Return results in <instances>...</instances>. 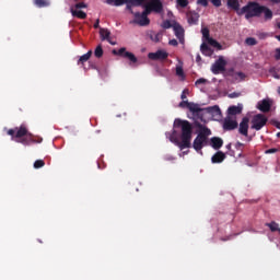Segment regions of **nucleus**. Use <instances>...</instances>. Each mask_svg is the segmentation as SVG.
I'll use <instances>...</instances> for the list:
<instances>
[{
    "label": "nucleus",
    "instance_id": "obj_1",
    "mask_svg": "<svg viewBox=\"0 0 280 280\" xmlns=\"http://www.w3.org/2000/svg\"><path fill=\"white\" fill-rule=\"evenodd\" d=\"M175 128L182 129V141L176 138V136H171L172 143H175V145H178L180 150H186V148H191V135H194V127L191 126V122L188 120H183L180 118H176L174 121Z\"/></svg>",
    "mask_w": 280,
    "mask_h": 280
},
{
    "label": "nucleus",
    "instance_id": "obj_2",
    "mask_svg": "<svg viewBox=\"0 0 280 280\" xmlns=\"http://www.w3.org/2000/svg\"><path fill=\"white\" fill-rule=\"evenodd\" d=\"M9 137H12V140L15 143H21L22 145H32V143H40L43 139L39 141L34 140V135H32L25 125H21L20 127H15L14 129H9L7 131Z\"/></svg>",
    "mask_w": 280,
    "mask_h": 280
},
{
    "label": "nucleus",
    "instance_id": "obj_3",
    "mask_svg": "<svg viewBox=\"0 0 280 280\" xmlns=\"http://www.w3.org/2000/svg\"><path fill=\"white\" fill-rule=\"evenodd\" d=\"M209 135H211V129L202 127L192 142V148L196 152L202 154V149L207 145Z\"/></svg>",
    "mask_w": 280,
    "mask_h": 280
},
{
    "label": "nucleus",
    "instance_id": "obj_4",
    "mask_svg": "<svg viewBox=\"0 0 280 280\" xmlns=\"http://www.w3.org/2000/svg\"><path fill=\"white\" fill-rule=\"evenodd\" d=\"M262 5L258 2H248L245 7L241 9L238 12L242 16V14H245V19H254L255 16H261V8Z\"/></svg>",
    "mask_w": 280,
    "mask_h": 280
},
{
    "label": "nucleus",
    "instance_id": "obj_5",
    "mask_svg": "<svg viewBox=\"0 0 280 280\" xmlns=\"http://www.w3.org/2000/svg\"><path fill=\"white\" fill-rule=\"evenodd\" d=\"M150 13L144 9L143 12H136L133 13V21L131 23H135L136 25H139L140 27H148L150 25Z\"/></svg>",
    "mask_w": 280,
    "mask_h": 280
},
{
    "label": "nucleus",
    "instance_id": "obj_6",
    "mask_svg": "<svg viewBox=\"0 0 280 280\" xmlns=\"http://www.w3.org/2000/svg\"><path fill=\"white\" fill-rule=\"evenodd\" d=\"M144 10L151 14H162L163 12V2L161 0H149V2L143 4Z\"/></svg>",
    "mask_w": 280,
    "mask_h": 280
},
{
    "label": "nucleus",
    "instance_id": "obj_7",
    "mask_svg": "<svg viewBox=\"0 0 280 280\" xmlns=\"http://www.w3.org/2000/svg\"><path fill=\"white\" fill-rule=\"evenodd\" d=\"M268 124V117H266L264 114H257L252 119V130H261L264 126Z\"/></svg>",
    "mask_w": 280,
    "mask_h": 280
},
{
    "label": "nucleus",
    "instance_id": "obj_8",
    "mask_svg": "<svg viewBox=\"0 0 280 280\" xmlns=\"http://www.w3.org/2000/svg\"><path fill=\"white\" fill-rule=\"evenodd\" d=\"M112 54L114 56H120V58H126L128 61L131 62V65H135L137 63L138 59H137V56H135V54L130 52V51H127L126 50V47H121L120 49H114L112 51Z\"/></svg>",
    "mask_w": 280,
    "mask_h": 280
},
{
    "label": "nucleus",
    "instance_id": "obj_9",
    "mask_svg": "<svg viewBox=\"0 0 280 280\" xmlns=\"http://www.w3.org/2000/svg\"><path fill=\"white\" fill-rule=\"evenodd\" d=\"M211 71L214 75L222 73V71H226V60L223 56H220L211 66Z\"/></svg>",
    "mask_w": 280,
    "mask_h": 280
},
{
    "label": "nucleus",
    "instance_id": "obj_10",
    "mask_svg": "<svg viewBox=\"0 0 280 280\" xmlns=\"http://www.w3.org/2000/svg\"><path fill=\"white\" fill-rule=\"evenodd\" d=\"M105 3H107V5H115L116 8H119V5H124L126 3V10H128L130 14H137V12L132 10L135 5L132 2H130V0H105Z\"/></svg>",
    "mask_w": 280,
    "mask_h": 280
},
{
    "label": "nucleus",
    "instance_id": "obj_11",
    "mask_svg": "<svg viewBox=\"0 0 280 280\" xmlns=\"http://www.w3.org/2000/svg\"><path fill=\"white\" fill-rule=\"evenodd\" d=\"M226 75L232 78V82H244V80H246V74L244 72L235 71V68L228 69Z\"/></svg>",
    "mask_w": 280,
    "mask_h": 280
},
{
    "label": "nucleus",
    "instance_id": "obj_12",
    "mask_svg": "<svg viewBox=\"0 0 280 280\" xmlns=\"http://www.w3.org/2000/svg\"><path fill=\"white\" fill-rule=\"evenodd\" d=\"M179 108H188V110H190V113H194V115L202 113V108H200V105L196 103H189L188 101H182L179 103Z\"/></svg>",
    "mask_w": 280,
    "mask_h": 280
},
{
    "label": "nucleus",
    "instance_id": "obj_13",
    "mask_svg": "<svg viewBox=\"0 0 280 280\" xmlns=\"http://www.w3.org/2000/svg\"><path fill=\"white\" fill-rule=\"evenodd\" d=\"M173 32L176 38L179 40L180 45H185V28L178 23L173 24Z\"/></svg>",
    "mask_w": 280,
    "mask_h": 280
},
{
    "label": "nucleus",
    "instance_id": "obj_14",
    "mask_svg": "<svg viewBox=\"0 0 280 280\" xmlns=\"http://www.w3.org/2000/svg\"><path fill=\"white\" fill-rule=\"evenodd\" d=\"M170 54L163 49H160L155 52H149L148 58L149 60H167Z\"/></svg>",
    "mask_w": 280,
    "mask_h": 280
},
{
    "label": "nucleus",
    "instance_id": "obj_15",
    "mask_svg": "<svg viewBox=\"0 0 280 280\" xmlns=\"http://www.w3.org/2000/svg\"><path fill=\"white\" fill-rule=\"evenodd\" d=\"M202 110L208 113V115H211L213 117V119H215V120L222 119V110L220 109V106H218V105L202 108Z\"/></svg>",
    "mask_w": 280,
    "mask_h": 280
},
{
    "label": "nucleus",
    "instance_id": "obj_16",
    "mask_svg": "<svg viewBox=\"0 0 280 280\" xmlns=\"http://www.w3.org/2000/svg\"><path fill=\"white\" fill-rule=\"evenodd\" d=\"M257 108L260 113H270V108H272V101L265 98L258 102Z\"/></svg>",
    "mask_w": 280,
    "mask_h": 280
},
{
    "label": "nucleus",
    "instance_id": "obj_17",
    "mask_svg": "<svg viewBox=\"0 0 280 280\" xmlns=\"http://www.w3.org/2000/svg\"><path fill=\"white\" fill-rule=\"evenodd\" d=\"M249 122H250V119L248 117H244L238 125V132L243 137H248V124Z\"/></svg>",
    "mask_w": 280,
    "mask_h": 280
},
{
    "label": "nucleus",
    "instance_id": "obj_18",
    "mask_svg": "<svg viewBox=\"0 0 280 280\" xmlns=\"http://www.w3.org/2000/svg\"><path fill=\"white\" fill-rule=\"evenodd\" d=\"M226 7L230 10H234V12H236V14H238V16H242V9H240V0H228L226 1Z\"/></svg>",
    "mask_w": 280,
    "mask_h": 280
},
{
    "label": "nucleus",
    "instance_id": "obj_19",
    "mask_svg": "<svg viewBox=\"0 0 280 280\" xmlns=\"http://www.w3.org/2000/svg\"><path fill=\"white\" fill-rule=\"evenodd\" d=\"M200 19V14L196 11H190L187 13V21L189 25H198V21Z\"/></svg>",
    "mask_w": 280,
    "mask_h": 280
},
{
    "label": "nucleus",
    "instance_id": "obj_20",
    "mask_svg": "<svg viewBox=\"0 0 280 280\" xmlns=\"http://www.w3.org/2000/svg\"><path fill=\"white\" fill-rule=\"evenodd\" d=\"M209 2L214 5V8H220L222 5V0H197L198 5H202V8H207Z\"/></svg>",
    "mask_w": 280,
    "mask_h": 280
},
{
    "label": "nucleus",
    "instance_id": "obj_21",
    "mask_svg": "<svg viewBox=\"0 0 280 280\" xmlns=\"http://www.w3.org/2000/svg\"><path fill=\"white\" fill-rule=\"evenodd\" d=\"M237 128V121L231 118H226L223 122V130H235Z\"/></svg>",
    "mask_w": 280,
    "mask_h": 280
},
{
    "label": "nucleus",
    "instance_id": "obj_22",
    "mask_svg": "<svg viewBox=\"0 0 280 280\" xmlns=\"http://www.w3.org/2000/svg\"><path fill=\"white\" fill-rule=\"evenodd\" d=\"M210 143L213 150H220V148L224 145V140H222V138H219V137H212L210 139Z\"/></svg>",
    "mask_w": 280,
    "mask_h": 280
},
{
    "label": "nucleus",
    "instance_id": "obj_23",
    "mask_svg": "<svg viewBox=\"0 0 280 280\" xmlns=\"http://www.w3.org/2000/svg\"><path fill=\"white\" fill-rule=\"evenodd\" d=\"M226 159V154L222 151H218L211 158L212 163H222Z\"/></svg>",
    "mask_w": 280,
    "mask_h": 280
},
{
    "label": "nucleus",
    "instance_id": "obj_24",
    "mask_svg": "<svg viewBox=\"0 0 280 280\" xmlns=\"http://www.w3.org/2000/svg\"><path fill=\"white\" fill-rule=\"evenodd\" d=\"M200 51L203 56H208V57L213 56V49H211V47H209V45H207V43L201 44Z\"/></svg>",
    "mask_w": 280,
    "mask_h": 280
},
{
    "label": "nucleus",
    "instance_id": "obj_25",
    "mask_svg": "<svg viewBox=\"0 0 280 280\" xmlns=\"http://www.w3.org/2000/svg\"><path fill=\"white\" fill-rule=\"evenodd\" d=\"M70 11L72 16H75L77 19H82V20L86 19V13L82 10L71 8Z\"/></svg>",
    "mask_w": 280,
    "mask_h": 280
},
{
    "label": "nucleus",
    "instance_id": "obj_26",
    "mask_svg": "<svg viewBox=\"0 0 280 280\" xmlns=\"http://www.w3.org/2000/svg\"><path fill=\"white\" fill-rule=\"evenodd\" d=\"M91 56H93V50H89L86 54L81 56L78 60V65H84V62H89Z\"/></svg>",
    "mask_w": 280,
    "mask_h": 280
},
{
    "label": "nucleus",
    "instance_id": "obj_27",
    "mask_svg": "<svg viewBox=\"0 0 280 280\" xmlns=\"http://www.w3.org/2000/svg\"><path fill=\"white\" fill-rule=\"evenodd\" d=\"M261 8V14H265V21H272V10L264 5Z\"/></svg>",
    "mask_w": 280,
    "mask_h": 280
},
{
    "label": "nucleus",
    "instance_id": "obj_28",
    "mask_svg": "<svg viewBox=\"0 0 280 280\" xmlns=\"http://www.w3.org/2000/svg\"><path fill=\"white\" fill-rule=\"evenodd\" d=\"M266 226H268L270 229L271 233H277V231H278V233L280 235L279 223L272 221L270 223H266Z\"/></svg>",
    "mask_w": 280,
    "mask_h": 280
},
{
    "label": "nucleus",
    "instance_id": "obj_29",
    "mask_svg": "<svg viewBox=\"0 0 280 280\" xmlns=\"http://www.w3.org/2000/svg\"><path fill=\"white\" fill-rule=\"evenodd\" d=\"M100 36L102 40H108L110 38V31H108V28H101Z\"/></svg>",
    "mask_w": 280,
    "mask_h": 280
},
{
    "label": "nucleus",
    "instance_id": "obj_30",
    "mask_svg": "<svg viewBox=\"0 0 280 280\" xmlns=\"http://www.w3.org/2000/svg\"><path fill=\"white\" fill-rule=\"evenodd\" d=\"M34 5L37 8H48L49 0H33Z\"/></svg>",
    "mask_w": 280,
    "mask_h": 280
},
{
    "label": "nucleus",
    "instance_id": "obj_31",
    "mask_svg": "<svg viewBox=\"0 0 280 280\" xmlns=\"http://www.w3.org/2000/svg\"><path fill=\"white\" fill-rule=\"evenodd\" d=\"M228 113L229 115H240V113H242V109L241 107L233 105L229 107Z\"/></svg>",
    "mask_w": 280,
    "mask_h": 280
},
{
    "label": "nucleus",
    "instance_id": "obj_32",
    "mask_svg": "<svg viewBox=\"0 0 280 280\" xmlns=\"http://www.w3.org/2000/svg\"><path fill=\"white\" fill-rule=\"evenodd\" d=\"M208 45H211V47H215L219 50L222 49V44H219V42L213 39L212 37H210V39L208 40Z\"/></svg>",
    "mask_w": 280,
    "mask_h": 280
},
{
    "label": "nucleus",
    "instance_id": "obj_33",
    "mask_svg": "<svg viewBox=\"0 0 280 280\" xmlns=\"http://www.w3.org/2000/svg\"><path fill=\"white\" fill-rule=\"evenodd\" d=\"M95 58H102L104 56V49L102 48V45H98L94 50Z\"/></svg>",
    "mask_w": 280,
    "mask_h": 280
},
{
    "label": "nucleus",
    "instance_id": "obj_34",
    "mask_svg": "<svg viewBox=\"0 0 280 280\" xmlns=\"http://www.w3.org/2000/svg\"><path fill=\"white\" fill-rule=\"evenodd\" d=\"M131 5H133V8H138L139 5H142L143 8V3H145V1L148 0H129Z\"/></svg>",
    "mask_w": 280,
    "mask_h": 280
},
{
    "label": "nucleus",
    "instance_id": "obj_35",
    "mask_svg": "<svg viewBox=\"0 0 280 280\" xmlns=\"http://www.w3.org/2000/svg\"><path fill=\"white\" fill-rule=\"evenodd\" d=\"M246 45H248L249 47H254V45H257V39H255L254 37H247L245 39Z\"/></svg>",
    "mask_w": 280,
    "mask_h": 280
},
{
    "label": "nucleus",
    "instance_id": "obj_36",
    "mask_svg": "<svg viewBox=\"0 0 280 280\" xmlns=\"http://www.w3.org/2000/svg\"><path fill=\"white\" fill-rule=\"evenodd\" d=\"M176 75H178V78H183V80H185V71L183 70V67H180V66L176 67Z\"/></svg>",
    "mask_w": 280,
    "mask_h": 280
},
{
    "label": "nucleus",
    "instance_id": "obj_37",
    "mask_svg": "<svg viewBox=\"0 0 280 280\" xmlns=\"http://www.w3.org/2000/svg\"><path fill=\"white\" fill-rule=\"evenodd\" d=\"M34 167H35V170H40V167H45V161H43V160L35 161Z\"/></svg>",
    "mask_w": 280,
    "mask_h": 280
},
{
    "label": "nucleus",
    "instance_id": "obj_38",
    "mask_svg": "<svg viewBox=\"0 0 280 280\" xmlns=\"http://www.w3.org/2000/svg\"><path fill=\"white\" fill-rule=\"evenodd\" d=\"M162 27H163V30H170L171 27H174V24H172V22L170 20H165L162 23Z\"/></svg>",
    "mask_w": 280,
    "mask_h": 280
},
{
    "label": "nucleus",
    "instance_id": "obj_39",
    "mask_svg": "<svg viewBox=\"0 0 280 280\" xmlns=\"http://www.w3.org/2000/svg\"><path fill=\"white\" fill-rule=\"evenodd\" d=\"M201 34H202L203 38L207 40V43L209 39H211L210 34H209V28H202Z\"/></svg>",
    "mask_w": 280,
    "mask_h": 280
},
{
    "label": "nucleus",
    "instance_id": "obj_40",
    "mask_svg": "<svg viewBox=\"0 0 280 280\" xmlns=\"http://www.w3.org/2000/svg\"><path fill=\"white\" fill-rule=\"evenodd\" d=\"M176 1L179 8H187L189 5V0H176Z\"/></svg>",
    "mask_w": 280,
    "mask_h": 280
},
{
    "label": "nucleus",
    "instance_id": "obj_41",
    "mask_svg": "<svg viewBox=\"0 0 280 280\" xmlns=\"http://www.w3.org/2000/svg\"><path fill=\"white\" fill-rule=\"evenodd\" d=\"M269 73H271L272 77H273L276 80H280V75H279V73H277V70H276L275 68H271V69L269 70Z\"/></svg>",
    "mask_w": 280,
    "mask_h": 280
},
{
    "label": "nucleus",
    "instance_id": "obj_42",
    "mask_svg": "<svg viewBox=\"0 0 280 280\" xmlns=\"http://www.w3.org/2000/svg\"><path fill=\"white\" fill-rule=\"evenodd\" d=\"M277 152H279V149L277 148H271L265 151L266 154H275Z\"/></svg>",
    "mask_w": 280,
    "mask_h": 280
},
{
    "label": "nucleus",
    "instance_id": "obj_43",
    "mask_svg": "<svg viewBox=\"0 0 280 280\" xmlns=\"http://www.w3.org/2000/svg\"><path fill=\"white\" fill-rule=\"evenodd\" d=\"M196 86L200 85V84H207V79L200 78L195 82Z\"/></svg>",
    "mask_w": 280,
    "mask_h": 280
},
{
    "label": "nucleus",
    "instance_id": "obj_44",
    "mask_svg": "<svg viewBox=\"0 0 280 280\" xmlns=\"http://www.w3.org/2000/svg\"><path fill=\"white\" fill-rule=\"evenodd\" d=\"M75 10H81V8H86V3L84 2H79L74 5Z\"/></svg>",
    "mask_w": 280,
    "mask_h": 280
},
{
    "label": "nucleus",
    "instance_id": "obj_45",
    "mask_svg": "<svg viewBox=\"0 0 280 280\" xmlns=\"http://www.w3.org/2000/svg\"><path fill=\"white\" fill-rule=\"evenodd\" d=\"M168 45H171L172 47H178V40H176V39H171V40L168 42Z\"/></svg>",
    "mask_w": 280,
    "mask_h": 280
},
{
    "label": "nucleus",
    "instance_id": "obj_46",
    "mask_svg": "<svg viewBox=\"0 0 280 280\" xmlns=\"http://www.w3.org/2000/svg\"><path fill=\"white\" fill-rule=\"evenodd\" d=\"M187 93H189V90H184V91H183V93H182V95H180L183 102H184V100L187 98Z\"/></svg>",
    "mask_w": 280,
    "mask_h": 280
},
{
    "label": "nucleus",
    "instance_id": "obj_47",
    "mask_svg": "<svg viewBox=\"0 0 280 280\" xmlns=\"http://www.w3.org/2000/svg\"><path fill=\"white\" fill-rule=\"evenodd\" d=\"M242 148H244V143H242V142H236L235 143V149L236 150H242Z\"/></svg>",
    "mask_w": 280,
    "mask_h": 280
},
{
    "label": "nucleus",
    "instance_id": "obj_48",
    "mask_svg": "<svg viewBox=\"0 0 280 280\" xmlns=\"http://www.w3.org/2000/svg\"><path fill=\"white\" fill-rule=\"evenodd\" d=\"M275 58H276L277 60H280V48H277V49H276Z\"/></svg>",
    "mask_w": 280,
    "mask_h": 280
},
{
    "label": "nucleus",
    "instance_id": "obj_49",
    "mask_svg": "<svg viewBox=\"0 0 280 280\" xmlns=\"http://www.w3.org/2000/svg\"><path fill=\"white\" fill-rule=\"evenodd\" d=\"M229 97H231V98H233V97H240V93L233 92V93L229 94Z\"/></svg>",
    "mask_w": 280,
    "mask_h": 280
},
{
    "label": "nucleus",
    "instance_id": "obj_50",
    "mask_svg": "<svg viewBox=\"0 0 280 280\" xmlns=\"http://www.w3.org/2000/svg\"><path fill=\"white\" fill-rule=\"evenodd\" d=\"M272 125H273L276 128H278V130H280V122H279V121L273 120V121H272Z\"/></svg>",
    "mask_w": 280,
    "mask_h": 280
},
{
    "label": "nucleus",
    "instance_id": "obj_51",
    "mask_svg": "<svg viewBox=\"0 0 280 280\" xmlns=\"http://www.w3.org/2000/svg\"><path fill=\"white\" fill-rule=\"evenodd\" d=\"M106 40H107V43H109V45H117V42H113V39L110 37Z\"/></svg>",
    "mask_w": 280,
    "mask_h": 280
},
{
    "label": "nucleus",
    "instance_id": "obj_52",
    "mask_svg": "<svg viewBox=\"0 0 280 280\" xmlns=\"http://www.w3.org/2000/svg\"><path fill=\"white\" fill-rule=\"evenodd\" d=\"M196 62H202V57H200V55L198 54L196 57Z\"/></svg>",
    "mask_w": 280,
    "mask_h": 280
},
{
    "label": "nucleus",
    "instance_id": "obj_53",
    "mask_svg": "<svg viewBox=\"0 0 280 280\" xmlns=\"http://www.w3.org/2000/svg\"><path fill=\"white\" fill-rule=\"evenodd\" d=\"M100 27V20H96V23L94 24V28L97 30Z\"/></svg>",
    "mask_w": 280,
    "mask_h": 280
},
{
    "label": "nucleus",
    "instance_id": "obj_54",
    "mask_svg": "<svg viewBox=\"0 0 280 280\" xmlns=\"http://www.w3.org/2000/svg\"><path fill=\"white\" fill-rule=\"evenodd\" d=\"M245 137L247 138L248 142L253 141V136H248V133H247V136H245Z\"/></svg>",
    "mask_w": 280,
    "mask_h": 280
},
{
    "label": "nucleus",
    "instance_id": "obj_55",
    "mask_svg": "<svg viewBox=\"0 0 280 280\" xmlns=\"http://www.w3.org/2000/svg\"><path fill=\"white\" fill-rule=\"evenodd\" d=\"M271 3H280V0H270Z\"/></svg>",
    "mask_w": 280,
    "mask_h": 280
},
{
    "label": "nucleus",
    "instance_id": "obj_56",
    "mask_svg": "<svg viewBox=\"0 0 280 280\" xmlns=\"http://www.w3.org/2000/svg\"><path fill=\"white\" fill-rule=\"evenodd\" d=\"M226 150H231V143L226 144Z\"/></svg>",
    "mask_w": 280,
    "mask_h": 280
},
{
    "label": "nucleus",
    "instance_id": "obj_57",
    "mask_svg": "<svg viewBox=\"0 0 280 280\" xmlns=\"http://www.w3.org/2000/svg\"><path fill=\"white\" fill-rule=\"evenodd\" d=\"M277 27H278V30H280V22L277 23Z\"/></svg>",
    "mask_w": 280,
    "mask_h": 280
},
{
    "label": "nucleus",
    "instance_id": "obj_58",
    "mask_svg": "<svg viewBox=\"0 0 280 280\" xmlns=\"http://www.w3.org/2000/svg\"><path fill=\"white\" fill-rule=\"evenodd\" d=\"M278 95H280V86L278 88Z\"/></svg>",
    "mask_w": 280,
    "mask_h": 280
},
{
    "label": "nucleus",
    "instance_id": "obj_59",
    "mask_svg": "<svg viewBox=\"0 0 280 280\" xmlns=\"http://www.w3.org/2000/svg\"><path fill=\"white\" fill-rule=\"evenodd\" d=\"M277 137H280V132L277 133Z\"/></svg>",
    "mask_w": 280,
    "mask_h": 280
},
{
    "label": "nucleus",
    "instance_id": "obj_60",
    "mask_svg": "<svg viewBox=\"0 0 280 280\" xmlns=\"http://www.w3.org/2000/svg\"><path fill=\"white\" fill-rule=\"evenodd\" d=\"M74 2H78V0H73Z\"/></svg>",
    "mask_w": 280,
    "mask_h": 280
}]
</instances>
